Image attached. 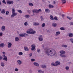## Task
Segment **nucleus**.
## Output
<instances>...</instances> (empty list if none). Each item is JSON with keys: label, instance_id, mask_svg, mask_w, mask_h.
Instances as JSON below:
<instances>
[{"label": "nucleus", "instance_id": "obj_1", "mask_svg": "<svg viewBox=\"0 0 73 73\" xmlns=\"http://www.w3.org/2000/svg\"><path fill=\"white\" fill-rule=\"evenodd\" d=\"M45 52L48 56L56 57L57 55V53L56 52V51L53 49L50 50L48 48H44Z\"/></svg>", "mask_w": 73, "mask_h": 73}, {"label": "nucleus", "instance_id": "obj_2", "mask_svg": "<svg viewBox=\"0 0 73 73\" xmlns=\"http://www.w3.org/2000/svg\"><path fill=\"white\" fill-rule=\"evenodd\" d=\"M12 15L11 16V17L12 18L14 17V16H16L17 15V13H15V10L14 9H12Z\"/></svg>", "mask_w": 73, "mask_h": 73}, {"label": "nucleus", "instance_id": "obj_3", "mask_svg": "<svg viewBox=\"0 0 73 73\" xmlns=\"http://www.w3.org/2000/svg\"><path fill=\"white\" fill-rule=\"evenodd\" d=\"M38 40L40 41H42L43 40V38H42V35H40L38 37Z\"/></svg>", "mask_w": 73, "mask_h": 73}, {"label": "nucleus", "instance_id": "obj_4", "mask_svg": "<svg viewBox=\"0 0 73 73\" xmlns=\"http://www.w3.org/2000/svg\"><path fill=\"white\" fill-rule=\"evenodd\" d=\"M7 4H13V1H7Z\"/></svg>", "mask_w": 73, "mask_h": 73}, {"label": "nucleus", "instance_id": "obj_5", "mask_svg": "<svg viewBox=\"0 0 73 73\" xmlns=\"http://www.w3.org/2000/svg\"><path fill=\"white\" fill-rule=\"evenodd\" d=\"M3 60H5L6 61H7L8 60V58H7V56H3Z\"/></svg>", "mask_w": 73, "mask_h": 73}, {"label": "nucleus", "instance_id": "obj_6", "mask_svg": "<svg viewBox=\"0 0 73 73\" xmlns=\"http://www.w3.org/2000/svg\"><path fill=\"white\" fill-rule=\"evenodd\" d=\"M33 64L35 65V66H37L38 67L39 66H40V64H38V63L36 62H34L33 63Z\"/></svg>", "mask_w": 73, "mask_h": 73}, {"label": "nucleus", "instance_id": "obj_7", "mask_svg": "<svg viewBox=\"0 0 73 73\" xmlns=\"http://www.w3.org/2000/svg\"><path fill=\"white\" fill-rule=\"evenodd\" d=\"M1 30L2 31H4L5 30V26H3L1 27Z\"/></svg>", "mask_w": 73, "mask_h": 73}, {"label": "nucleus", "instance_id": "obj_8", "mask_svg": "<svg viewBox=\"0 0 73 73\" xmlns=\"http://www.w3.org/2000/svg\"><path fill=\"white\" fill-rule=\"evenodd\" d=\"M35 13H38L39 12H41V9H39L38 10H37V9H35Z\"/></svg>", "mask_w": 73, "mask_h": 73}, {"label": "nucleus", "instance_id": "obj_9", "mask_svg": "<svg viewBox=\"0 0 73 73\" xmlns=\"http://www.w3.org/2000/svg\"><path fill=\"white\" fill-rule=\"evenodd\" d=\"M59 52L61 53V54H65V51L62 50H61Z\"/></svg>", "mask_w": 73, "mask_h": 73}, {"label": "nucleus", "instance_id": "obj_10", "mask_svg": "<svg viewBox=\"0 0 73 73\" xmlns=\"http://www.w3.org/2000/svg\"><path fill=\"white\" fill-rule=\"evenodd\" d=\"M5 46V44L4 43H1L0 44V47H2V48H4Z\"/></svg>", "mask_w": 73, "mask_h": 73}, {"label": "nucleus", "instance_id": "obj_11", "mask_svg": "<svg viewBox=\"0 0 73 73\" xmlns=\"http://www.w3.org/2000/svg\"><path fill=\"white\" fill-rule=\"evenodd\" d=\"M60 56H61V57H63L64 58L66 57V56L64 54H60Z\"/></svg>", "mask_w": 73, "mask_h": 73}, {"label": "nucleus", "instance_id": "obj_12", "mask_svg": "<svg viewBox=\"0 0 73 73\" xmlns=\"http://www.w3.org/2000/svg\"><path fill=\"white\" fill-rule=\"evenodd\" d=\"M55 63L56 64V65L57 66V65H60V64H61V63L59 61H56L55 62Z\"/></svg>", "mask_w": 73, "mask_h": 73}, {"label": "nucleus", "instance_id": "obj_13", "mask_svg": "<svg viewBox=\"0 0 73 73\" xmlns=\"http://www.w3.org/2000/svg\"><path fill=\"white\" fill-rule=\"evenodd\" d=\"M41 67L42 68H43V69H45V68H46V66L45 65H41Z\"/></svg>", "mask_w": 73, "mask_h": 73}, {"label": "nucleus", "instance_id": "obj_14", "mask_svg": "<svg viewBox=\"0 0 73 73\" xmlns=\"http://www.w3.org/2000/svg\"><path fill=\"white\" fill-rule=\"evenodd\" d=\"M19 36L21 37H25V35H24V34H19Z\"/></svg>", "mask_w": 73, "mask_h": 73}, {"label": "nucleus", "instance_id": "obj_15", "mask_svg": "<svg viewBox=\"0 0 73 73\" xmlns=\"http://www.w3.org/2000/svg\"><path fill=\"white\" fill-rule=\"evenodd\" d=\"M24 49L25 51H29V48L27 47H24Z\"/></svg>", "mask_w": 73, "mask_h": 73}, {"label": "nucleus", "instance_id": "obj_16", "mask_svg": "<svg viewBox=\"0 0 73 73\" xmlns=\"http://www.w3.org/2000/svg\"><path fill=\"white\" fill-rule=\"evenodd\" d=\"M33 25L35 26H38L39 25H40V24H39V23H33Z\"/></svg>", "mask_w": 73, "mask_h": 73}, {"label": "nucleus", "instance_id": "obj_17", "mask_svg": "<svg viewBox=\"0 0 73 73\" xmlns=\"http://www.w3.org/2000/svg\"><path fill=\"white\" fill-rule=\"evenodd\" d=\"M52 27H57V23H54L52 24Z\"/></svg>", "mask_w": 73, "mask_h": 73}, {"label": "nucleus", "instance_id": "obj_18", "mask_svg": "<svg viewBox=\"0 0 73 73\" xmlns=\"http://www.w3.org/2000/svg\"><path fill=\"white\" fill-rule=\"evenodd\" d=\"M68 36L69 37H73V34L72 33L68 34Z\"/></svg>", "mask_w": 73, "mask_h": 73}, {"label": "nucleus", "instance_id": "obj_19", "mask_svg": "<svg viewBox=\"0 0 73 73\" xmlns=\"http://www.w3.org/2000/svg\"><path fill=\"white\" fill-rule=\"evenodd\" d=\"M51 65L53 66H57V65H56V64L54 62H52L51 63Z\"/></svg>", "mask_w": 73, "mask_h": 73}, {"label": "nucleus", "instance_id": "obj_20", "mask_svg": "<svg viewBox=\"0 0 73 73\" xmlns=\"http://www.w3.org/2000/svg\"><path fill=\"white\" fill-rule=\"evenodd\" d=\"M18 64L19 65H21L22 64V62H21V61H20V60H18L17 61Z\"/></svg>", "mask_w": 73, "mask_h": 73}, {"label": "nucleus", "instance_id": "obj_21", "mask_svg": "<svg viewBox=\"0 0 73 73\" xmlns=\"http://www.w3.org/2000/svg\"><path fill=\"white\" fill-rule=\"evenodd\" d=\"M62 4H65L66 2V0H61Z\"/></svg>", "mask_w": 73, "mask_h": 73}, {"label": "nucleus", "instance_id": "obj_22", "mask_svg": "<svg viewBox=\"0 0 73 73\" xmlns=\"http://www.w3.org/2000/svg\"><path fill=\"white\" fill-rule=\"evenodd\" d=\"M1 13L3 14H4L5 13V9H3L1 10Z\"/></svg>", "mask_w": 73, "mask_h": 73}, {"label": "nucleus", "instance_id": "obj_23", "mask_svg": "<svg viewBox=\"0 0 73 73\" xmlns=\"http://www.w3.org/2000/svg\"><path fill=\"white\" fill-rule=\"evenodd\" d=\"M11 46H12V44L11 43H9L8 46V48H11Z\"/></svg>", "mask_w": 73, "mask_h": 73}, {"label": "nucleus", "instance_id": "obj_24", "mask_svg": "<svg viewBox=\"0 0 73 73\" xmlns=\"http://www.w3.org/2000/svg\"><path fill=\"white\" fill-rule=\"evenodd\" d=\"M60 31L56 32V33L55 36H57V35H60Z\"/></svg>", "mask_w": 73, "mask_h": 73}, {"label": "nucleus", "instance_id": "obj_25", "mask_svg": "<svg viewBox=\"0 0 73 73\" xmlns=\"http://www.w3.org/2000/svg\"><path fill=\"white\" fill-rule=\"evenodd\" d=\"M15 41H18L19 40V38L18 37H16L15 38Z\"/></svg>", "mask_w": 73, "mask_h": 73}, {"label": "nucleus", "instance_id": "obj_26", "mask_svg": "<svg viewBox=\"0 0 73 73\" xmlns=\"http://www.w3.org/2000/svg\"><path fill=\"white\" fill-rule=\"evenodd\" d=\"M48 7L50 8H53V7H54V6H53V5H49Z\"/></svg>", "mask_w": 73, "mask_h": 73}, {"label": "nucleus", "instance_id": "obj_27", "mask_svg": "<svg viewBox=\"0 0 73 73\" xmlns=\"http://www.w3.org/2000/svg\"><path fill=\"white\" fill-rule=\"evenodd\" d=\"M29 5L31 7H33V4L31 3H29Z\"/></svg>", "mask_w": 73, "mask_h": 73}, {"label": "nucleus", "instance_id": "obj_28", "mask_svg": "<svg viewBox=\"0 0 73 73\" xmlns=\"http://www.w3.org/2000/svg\"><path fill=\"white\" fill-rule=\"evenodd\" d=\"M50 18L51 20H54V18L53 17V16L52 15H51L50 17Z\"/></svg>", "mask_w": 73, "mask_h": 73}, {"label": "nucleus", "instance_id": "obj_29", "mask_svg": "<svg viewBox=\"0 0 73 73\" xmlns=\"http://www.w3.org/2000/svg\"><path fill=\"white\" fill-rule=\"evenodd\" d=\"M54 20H56V21H57L58 20V19L57 18V17L55 16L54 17Z\"/></svg>", "mask_w": 73, "mask_h": 73}, {"label": "nucleus", "instance_id": "obj_30", "mask_svg": "<svg viewBox=\"0 0 73 73\" xmlns=\"http://www.w3.org/2000/svg\"><path fill=\"white\" fill-rule=\"evenodd\" d=\"M38 72L39 73H44V72L43 71L38 70Z\"/></svg>", "mask_w": 73, "mask_h": 73}, {"label": "nucleus", "instance_id": "obj_31", "mask_svg": "<svg viewBox=\"0 0 73 73\" xmlns=\"http://www.w3.org/2000/svg\"><path fill=\"white\" fill-rule=\"evenodd\" d=\"M1 66L2 67L4 66V63L3 62H2L1 63Z\"/></svg>", "mask_w": 73, "mask_h": 73}, {"label": "nucleus", "instance_id": "obj_32", "mask_svg": "<svg viewBox=\"0 0 73 73\" xmlns=\"http://www.w3.org/2000/svg\"><path fill=\"white\" fill-rule=\"evenodd\" d=\"M35 33H36V31H33L32 32H31V34H32V35H33V34Z\"/></svg>", "mask_w": 73, "mask_h": 73}, {"label": "nucleus", "instance_id": "obj_33", "mask_svg": "<svg viewBox=\"0 0 73 73\" xmlns=\"http://www.w3.org/2000/svg\"><path fill=\"white\" fill-rule=\"evenodd\" d=\"M69 20H70L72 19V17H69L67 16L66 17Z\"/></svg>", "mask_w": 73, "mask_h": 73}, {"label": "nucleus", "instance_id": "obj_34", "mask_svg": "<svg viewBox=\"0 0 73 73\" xmlns=\"http://www.w3.org/2000/svg\"><path fill=\"white\" fill-rule=\"evenodd\" d=\"M62 47H64V48H67V46L66 45L63 44L62 45Z\"/></svg>", "mask_w": 73, "mask_h": 73}, {"label": "nucleus", "instance_id": "obj_35", "mask_svg": "<svg viewBox=\"0 0 73 73\" xmlns=\"http://www.w3.org/2000/svg\"><path fill=\"white\" fill-rule=\"evenodd\" d=\"M31 46L32 47L31 48V50H35V47H33V46Z\"/></svg>", "mask_w": 73, "mask_h": 73}, {"label": "nucleus", "instance_id": "obj_36", "mask_svg": "<svg viewBox=\"0 0 73 73\" xmlns=\"http://www.w3.org/2000/svg\"><path fill=\"white\" fill-rule=\"evenodd\" d=\"M24 25L25 26H27V25H28V23H27V22H25L24 23Z\"/></svg>", "mask_w": 73, "mask_h": 73}, {"label": "nucleus", "instance_id": "obj_37", "mask_svg": "<svg viewBox=\"0 0 73 73\" xmlns=\"http://www.w3.org/2000/svg\"><path fill=\"white\" fill-rule=\"evenodd\" d=\"M65 69H66V70H69V66H66L65 67Z\"/></svg>", "mask_w": 73, "mask_h": 73}, {"label": "nucleus", "instance_id": "obj_38", "mask_svg": "<svg viewBox=\"0 0 73 73\" xmlns=\"http://www.w3.org/2000/svg\"><path fill=\"white\" fill-rule=\"evenodd\" d=\"M17 12L21 14L22 13V11H21V10H17Z\"/></svg>", "mask_w": 73, "mask_h": 73}, {"label": "nucleus", "instance_id": "obj_39", "mask_svg": "<svg viewBox=\"0 0 73 73\" xmlns=\"http://www.w3.org/2000/svg\"><path fill=\"white\" fill-rule=\"evenodd\" d=\"M25 17L26 18H29V15H27L25 16Z\"/></svg>", "mask_w": 73, "mask_h": 73}, {"label": "nucleus", "instance_id": "obj_40", "mask_svg": "<svg viewBox=\"0 0 73 73\" xmlns=\"http://www.w3.org/2000/svg\"><path fill=\"white\" fill-rule=\"evenodd\" d=\"M2 53H3V55H2V56H5V52H2Z\"/></svg>", "mask_w": 73, "mask_h": 73}, {"label": "nucleus", "instance_id": "obj_41", "mask_svg": "<svg viewBox=\"0 0 73 73\" xmlns=\"http://www.w3.org/2000/svg\"><path fill=\"white\" fill-rule=\"evenodd\" d=\"M70 41H71V42H72V44H73V38H70Z\"/></svg>", "mask_w": 73, "mask_h": 73}, {"label": "nucleus", "instance_id": "obj_42", "mask_svg": "<svg viewBox=\"0 0 73 73\" xmlns=\"http://www.w3.org/2000/svg\"><path fill=\"white\" fill-rule=\"evenodd\" d=\"M45 26V23H43L42 24V27H44Z\"/></svg>", "mask_w": 73, "mask_h": 73}, {"label": "nucleus", "instance_id": "obj_43", "mask_svg": "<svg viewBox=\"0 0 73 73\" xmlns=\"http://www.w3.org/2000/svg\"><path fill=\"white\" fill-rule=\"evenodd\" d=\"M19 55H23V53L21 52H20L19 53Z\"/></svg>", "mask_w": 73, "mask_h": 73}, {"label": "nucleus", "instance_id": "obj_44", "mask_svg": "<svg viewBox=\"0 0 73 73\" xmlns=\"http://www.w3.org/2000/svg\"><path fill=\"white\" fill-rule=\"evenodd\" d=\"M60 29L61 30H65V29L64 27H62L61 28H60Z\"/></svg>", "mask_w": 73, "mask_h": 73}, {"label": "nucleus", "instance_id": "obj_45", "mask_svg": "<svg viewBox=\"0 0 73 73\" xmlns=\"http://www.w3.org/2000/svg\"><path fill=\"white\" fill-rule=\"evenodd\" d=\"M35 61V59L33 58L31 59V62H33V61Z\"/></svg>", "mask_w": 73, "mask_h": 73}, {"label": "nucleus", "instance_id": "obj_46", "mask_svg": "<svg viewBox=\"0 0 73 73\" xmlns=\"http://www.w3.org/2000/svg\"><path fill=\"white\" fill-rule=\"evenodd\" d=\"M2 3L5 4H6V2H5V0H3L2 1Z\"/></svg>", "mask_w": 73, "mask_h": 73}, {"label": "nucleus", "instance_id": "obj_47", "mask_svg": "<svg viewBox=\"0 0 73 73\" xmlns=\"http://www.w3.org/2000/svg\"><path fill=\"white\" fill-rule=\"evenodd\" d=\"M9 14V11H7L6 12V15H8Z\"/></svg>", "mask_w": 73, "mask_h": 73}, {"label": "nucleus", "instance_id": "obj_48", "mask_svg": "<svg viewBox=\"0 0 73 73\" xmlns=\"http://www.w3.org/2000/svg\"><path fill=\"white\" fill-rule=\"evenodd\" d=\"M65 15L64 14H63L62 15V17L64 19V17H65Z\"/></svg>", "mask_w": 73, "mask_h": 73}, {"label": "nucleus", "instance_id": "obj_49", "mask_svg": "<svg viewBox=\"0 0 73 73\" xmlns=\"http://www.w3.org/2000/svg\"><path fill=\"white\" fill-rule=\"evenodd\" d=\"M27 33H28V34H31V32L29 31H27Z\"/></svg>", "mask_w": 73, "mask_h": 73}, {"label": "nucleus", "instance_id": "obj_50", "mask_svg": "<svg viewBox=\"0 0 73 73\" xmlns=\"http://www.w3.org/2000/svg\"><path fill=\"white\" fill-rule=\"evenodd\" d=\"M35 9L33 10H32V12L33 13H35Z\"/></svg>", "mask_w": 73, "mask_h": 73}, {"label": "nucleus", "instance_id": "obj_51", "mask_svg": "<svg viewBox=\"0 0 73 73\" xmlns=\"http://www.w3.org/2000/svg\"><path fill=\"white\" fill-rule=\"evenodd\" d=\"M29 57H31V56H32V53H31L30 54H29Z\"/></svg>", "mask_w": 73, "mask_h": 73}, {"label": "nucleus", "instance_id": "obj_52", "mask_svg": "<svg viewBox=\"0 0 73 73\" xmlns=\"http://www.w3.org/2000/svg\"><path fill=\"white\" fill-rule=\"evenodd\" d=\"M40 17L41 20H44V18H43V17H42V16Z\"/></svg>", "mask_w": 73, "mask_h": 73}, {"label": "nucleus", "instance_id": "obj_53", "mask_svg": "<svg viewBox=\"0 0 73 73\" xmlns=\"http://www.w3.org/2000/svg\"><path fill=\"white\" fill-rule=\"evenodd\" d=\"M30 31V32H32L33 31V29H30V31Z\"/></svg>", "mask_w": 73, "mask_h": 73}, {"label": "nucleus", "instance_id": "obj_54", "mask_svg": "<svg viewBox=\"0 0 73 73\" xmlns=\"http://www.w3.org/2000/svg\"><path fill=\"white\" fill-rule=\"evenodd\" d=\"M15 70L16 72H17V71L19 70V69H18V68H15Z\"/></svg>", "mask_w": 73, "mask_h": 73}, {"label": "nucleus", "instance_id": "obj_55", "mask_svg": "<svg viewBox=\"0 0 73 73\" xmlns=\"http://www.w3.org/2000/svg\"><path fill=\"white\" fill-rule=\"evenodd\" d=\"M31 46H33V47H35V48H36V45H35V44H33L32 45H31Z\"/></svg>", "mask_w": 73, "mask_h": 73}, {"label": "nucleus", "instance_id": "obj_56", "mask_svg": "<svg viewBox=\"0 0 73 73\" xmlns=\"http://www.w3.org/2000/svg\"><path fill=\"white\" fill-rule=\"evenodd\" d=\"M53 4H56V1H53Z\"/></svg>", "mask_w": 73, "mask_h": 73}, {"label": "nucleus", "instance_id": "obj_57", "mask_svg": "<svg viewBox=\"0 0 73 73\" xmlns=\"http://www.w3.org/2000/svg\"><path fill=\"white\" fill-rule=\"evenodd\" d=\"M3 59V57L0 56V61Z\"/></svg>", "mask_w": 73, "mask_h": 73}, {"label": "nucleus", "instance_id": "obj_58", "mask_svg": "<svg viewBox=\"0 0 73 73\" xmlns=\"http://www.w3.org/2000/svg\"><path fill=\"white\" fill-rule=\"evenodd\" d=\"M2 35H3V33H0V36H2Z\"/></svg>", "mask_w": 73, "mask_h": 73}, {"label": "nucleus", "instance_id": "obj_59", "mask_svg": "<svg viewBox=\"0 0 73 73\" xmlns=\"http://www.w3.org/2000/svg\"><path fill=\"white\" fill-rule=\"evenodd\" d=\"M48 10V9H45V11L46 12H47Z\"/></svg>", "mask_w": 73, "mask_h": 73}, {"label": "nucleus", "instance_id": "obj_60", "mask_svg": "<svg viewBox=\"0 0 73 73\" xmlns=\"http://www.w3.org/2000/svg\"><path fill=\"white\" fill-rule=\"evenodd\" d=\"M31 11L30 10H29L28 11V12L30 14L31 13Z\"/></svg>", "mask_w": 73, "mask_h": 73}, {"label": "nucleus", "instance_id": "obj_61", "mask_svg": "<svg viewBox=\"0 0 73 73\" xmlns=\"http://www.w3.org/2000/svg\"><path fill=\"white\" fill-rule=\"evenodd\" d=\"M70 25H73V23L71 22L70 23Z\"/></svg>", "mask_w": 73, "mask_h": 73}, {"label": "nucleus", "instance_id": "obj_62", "mask_svg": "<svg viewBox=\"0 0 73 73\" xmlns=\"http://www.w3.org/2000/svg\"><path fill=\"white\" fill-rule=\"evenodd\" d=\"M29 72L30 73H32V70H30L29 71Z\"/></svg>", "mask_w": 73, "mask_h": 73}, {"label": "nucleus", "instance_id": "obj_63", "mask_svg": "<svg viewBox=\"0 0 73 73\" xmlns=\"http://www.w3.org/2000/svg\"><path fill=\"white\" fill-rule=\"evenodd\" d=\"M48 13H49L50 12V10L48 9V10L47 11Z\"/></svg>", "mask_w": 73, "mask_h": 73}, {"label": "nucleus", "instance_id": "obj_64", "mask_svg": "<svg viewBox=\"0 0 73 73\" xmlns=\"http://www.w3.org/2000/svg\"><path fill=\"white\" fill-rule=\"evenodd\" d=\"M40 49L38 50H37L38 53H39L40 52Z\"/></svg>", "mask_w": 73, "mask_h": 73}]
</instances>
